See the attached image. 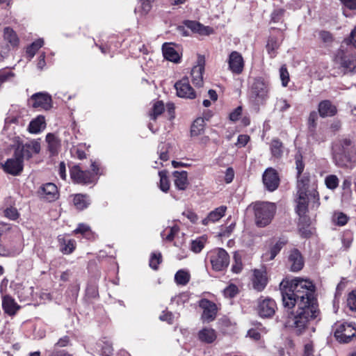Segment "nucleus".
<instances>
[{
	"label": "nucleus",
	"mask_w": 356,
	"mask_h": 356,
	"mask_svg": "<svg viewBox=\"0 0 356 356\" xmlns=\"http://www.w3.org/2000/svg\"><path fill=\"white\" fill-rule=\"evenodd\" d=\"M280 291L284 307L291 309L297 305L296 312H288L284 321L285 327L296 335L304 334L310 322L320 314L314 297V284L309 280L296 277L290 281H282Z\"/></svg>",
	"instance_id": "obj_1"
},
{
	"label": "nucleus",
	"mask_w": 356,
	"mask_h": 356,
	"mask_svg": "<svg viewBox=\"0 0 356 356\" xmlns=\"http://www.w3.org/2000/svg\"><path fill=\"white\" fill-rule=\"evenodd\" d=\"M255 224L259 227L268 225L276 213V206L274 203L257 202L252 204Z\"/></svg>",
	"instance_id": "obj_2"
},
{
	"label": "nucleus",
	"mask_w": 356,
	"mask_h": 356,
	"mask_svg": "<svg viewBox=\"0 0 356 356\" xmlns=\"http://www.w3.org/2000/svg\"><path fill=\"white\" fill-rule=\"evenodd\" d=\"M297 196L296 213L301 219L306 220V213L308 211V202L309 200L312 201V207L315 209H317L320 205L318 193L315 188H313L309 193L297 192Z\"/></svg>",
	"instance_id": "obj_3"
},
{
	"label": "nucleus",
	"mask_w": 356,
	"mask_h": 356,
	"mask_svg": "<svg viewBox=\"0 0 356 356\" xmlns=\"http://www.w3.org/2000/svg\"><path fill=\"white\" fill-rule=\"evenodd\" d=\"M15 156L24 159H30L34 154H38L40 152V143L38 140H32L26 143H23L19 137L15 138L14 140Z\"/></svg>",
	"instance_id": "obj_4"
},
{
	"label": "nucleus",
	"mask_w": 356,
	"mask_h": 356,
	"mask_svg": "<svg viewBox=\"0 0 356 356\" xmlns=\"http://www.w3.org/2000/svg\"><path fill=\"white\" fill-rule=\"evenodd\" d=\"M208 258L213 270L221 271L225 269L229 264V256L222 248H216L208 254Z\"/></svg>",
	"instance_id": "obj_5"
},
{
	"label": "nucleus",
	"mask_w": 356,
	"mask_h": 356,
	"mask_svg": "<svg viewBox=\"0 0 356 356\" xmlns=\"http://www.w3.org/2000/svg\"><path fill=\"white\" fill-rule=\"evenodd\" d=\"M269 87L267 83L257 79L251 88V97L257 104H263L268 98Z\"/></svg>",
	"instance_id": "obj_6"
},
{
	"label": "nucleus",
	"mask_w": 356,
	"mask_h": 356,
	"mask_svg": "<svg viewBox=\"0 0 356 356\" xmlns=\"http://www.w3.org/2000/svg\"><path fill=\"white\" fill-rule=\"evenodd\" d=\"M334 335L339 342L347 343L356 337V328L351 323L344 322L337 325Z\"/></svg>",
	"instance_id": "obj_7"
},
{
	"label": "nucleus",
	"mask_w": 356,
	"mask_h": 356,
	"mask_svg": "<svg viewBox=\"0 0 356 356\" xmlns=\"http://www.w3.org/2000/svg\"><path fill=\"white\" fill-rule=\"evenodd\" d=\"M29 104L38 110H49L52 107L51 97L45 92H37L31 97Z\"/></svg>",
	"instance_id": "obj_8"
},
{
	"label": "nucleus",
	"mask_w": 356,
	"mask_h": 356,
	"mask_svg": "<svg viewBox=\"0 0 356 356\" xmlns=\"http://www.w3.org/2000/svg\"><path fill=\"white\" fill-rule=\"evenodd\" d=\"M175 88L176 89L177 96L179 97L193 99L196 97L195 92L191 86L187 77H184L181 80L177 81L175 84Z\"/></svg>",
	"instance_id": "obj_9"
},
{
	"label": "nucleus",
	"mask_w": 356,
	"mask_h": 356,
	"mask_svg": "<svg viewBox=\"0 0 356 356\" xmlns=\"http://www.w3.org/2000/svg\"><path fill=\"white\" fill-rule=\"evenodd\" d=\"M70 177L76 184H88L93 181V174L88 170H82L79 165L70 169Z\"/></svg>",
	"instance_id": "obj_10"
},
{
	"label": "nucleus",
	"mask_w": 356,
	"mask_h": 356,
	"mask_svg": "<svg viewBox=\"0 0 356 356\" xmlns=\"http://www.w3.org/2000/svg\"><path fill=\"white\" fill-rule=\"evenodd\" d=\"M276 309L275 302L269 298L258 300L257 311L260 316L264 318L271 317L274 315Z\"/></svg>",
	"instance_id": "obj_11"
},
{
	"label": "nucleus",
	"mask_w": 356,
	"mask_h": 356,
	"mask_svg": "<svg viewBox=\"0 0 356 356\" xmlns=\"http://www.w3.org/2000/svg\"><path fill=\"white\" fill-rule=\"evenodd\" d=\"M263 182L268 191L276 190L280 184V178L277 171L272 168H267L263 174Z\"/></svg>",
	"instance_id": "obj_12"
},
{
	"label": "nucleus",
	"mask_w": 356,
	"mask_h": 356,
	"mask_svg": "<svg viewBox=\"0 0 356 356\" xmlns=\"http://www.w3.org/2000/svg\"><path fill=\"white\" fill-rule=\"evenodd\" d=\"M228 65L232 73L241 74L244 67V60L241 54L236 51L231 52L228 58Z\"/></svg>",
	"instance_id": "obj_13"
},
{
	"label": "nucleus",
	"mask_w": 356,
	"mask_h": 356,
	"mask_svg": "<svg viewBox=\"0 0 356 356\" xmlns=\"http://www.w3.org/2000/svg\"><path fill=\"white\" fill-rule=\"evenodd\" d=\"M200 307L203 309L202 318L204 321L211 322L216 318L217 306L213 302L203 299L200 302Z\"/></svg>",
	"instance_id": "obj_14"
},
{
	"label": "nucleus",
	"mask_w": 356,
	"mask_h": 356,
	"mask_svg": "<svg viewBox=\"0 0 356 356\" xmlns=\"http://www.w3.org/2000/svg\"><path fill=\"white\" fill-rule=\"evenodd\" d=\"M251 281L254 289L257 291H262L268 284L266 271L265 270L254 269Z\"/></svg>",
	"instance_id": "obj_15"
},
{
	"label": "nucleus",
	"mask_w": 356,
	"mask_h": 356,
	"mask_svg": "<svg viewBox=\"0 0 356 356\" xmlns=\"http://www.w3.org/2000/svg\"><path fill=\"white\" fill-rule=\"evenodd\" d=\"M3 170L13 175H19L23 170V160L21 157L15 156L14 152L13 157L8 159L3 165Z\"/></svg>",
	"instance_id": "obj_16"
},
{
	"label": "nucleus",
	"mask_w": 356,
	"mask_h": 356,
	"mask_svg": "<svg viewBox=\"0 0 356 356\" xmlns=\"http://www.w3.org/2000/svg\"><path fill=\"white\" fill-rule=\"evenodd\" d=\"M1 210L3 216L9 220H15L19 217V213L15 207V201L11 197L5 199Z\"/></svg>",
	"instance_id": "obj_17"
},
{
	"label": "nucleus",
	"mask_w": 356,
	"mask_h": 356,
	"mask_svg": "<svg viewBox=\"0 0 356 356\" xmlns=\"http://www.w3.org/2000/svg\"><path fill=\"white\" fill-rule=\"evenodd\" d=\"M42 198L49 202H52L58 198L59 194L57 186L53 183L43 184L39 190Z\"/></svg>",
	"instance_id": "obj_18"
},
{
	"label": "nucleus",
	"mask_w": 356,
	"mask_h": 356,
	"mask_svg": "<svg viewBox=\"0 0 356 356\" xmlns=\"http://www.w3.org/2000/svg\"><path fill=\"white\" fill-rule=\"evenodd\" d=\"M288 264L290 270L293 272L300 270L303 266L304 261L300 252L297 249L292 250L289 255Z\"/></svg>",
	"instance_id": "obj_19"
},
{
	"label": "nucleus",
	"mask_w": 356,
	"mask_h": 356,
	"mask_svg": "<svg viewBox=\"0 0 356 356\" xmlns=\"http://www.w3.org/2000/svg\"><path fill=\"white\" fill-rule=\"evenodd\" d=\"M204 71V61L199 59L198 63L191 70L192 82L197 87L203 86V73Z\"/></svg>",
	"instance_id": "obj_20"
},
{
	"label": "nucleus",
	"mask_w": 356,
	"mask_h": 356,
	"mask_svg": "<svg viewBox=\"0 0 356 356\" xmlns=\"http://www.w3.org/2000/svg\"><path fill=\"white\" fill-rule=\"evenodd\" d=\"M286 243V241L280 239L275 244L271 245L269 250L262 254L261 257L263 261L267 262L274 259Z\"/></svg>",
	"instance_id": "obj_21"
},
{
	"label": "nucleus",
	"mask_w": 356,
	"mask_h": 356,
	"mask_svg": "<svg viewBox=\"0 0 356 356\" xmlns=\"http://www.w3.org/2000/svg\"><path fill=\"white\" fill-rule=\"evenodd\" d=\"M2 308L6 314L14 316L20 309V306L10 296L6 295L2 298Z\"/></svg>",
	"instance_id": "obj_22"
},
{
	"label": "nucleus",
	"mask_w": 356,
	"mask_h": 356,
	"mask_svg": "<svg viewBox=\"0 0 356 356\" xmlns=\"http://www.w3.org/2000/svg\"><path fill=\"white\" fill-rule=\"evenodd\" d=\"M318 113L321 117H332L337 114V109L336 106L332 104L330 100H323L318 104Z\"/></svg>",
	"instance_id": "obj_23"
},
{
	"label": "nucleus",
	"mask_w": 356,
	"mask_h": 356,
	"mask_svg": "<svg viewBox=\"0 0 356 356\" xmlns=\"http://www.w3.org/2000/svg\"><path fill=\"white\" fill-rule=\"evenodd\" d=\"M226 211L227 207L223 205L215 209L202 220V225H207L211 222L213 223L218 221L222 217L225 216Z\"/></svg>",
	"instance_id": "obj_24"
},
{
	"label": "nucleus",
	"mask_w": 356,
	"mask_h": 356,
	"mask_svg": "<svg viewBox=\"0 0 356 356\" xmlns=\"http://www.w3.org/2000/svg\"><path fill=\"white\" fill-rule=\"evenodd\" d=\"M217 338V334L215 330L211 327H204L198 332V339L200 341L205 343H211Z\"/></svg>",
	"instance_id": "obj_25"
},
{
	"label": "nucleus",
	"mask_w": 356,
	"mask_h": 356,
	"mask_svg": "<svg viewBox=\"0 0 356 356\" xmlns=\"http://www.w3.org/2000/svg\"><path fill=\"white\" fill-rule=\"evenodd\" d=\"M164 58L171 62L177 63L180 61L181 57L179 53L170 44L165 43L162 47Z\"/></svg>",
	"instance_id": "obj_26"
},
{
	"label": "nucleus",
	"mask_w": 356,
	"mask_h": 356,
	"mask_svg": "<svg viewBox=\"0 0 356 356\" xmlns=\"http://www.w3.org/2000/svg\"><path fill=\"white\" fill-rule=\"evenodd\" d=\"M3 39L13 48H16L19 44V38L16 32L10 27H5L3 29Z\"/></svg>",
	"instance_id": "obj_27"
},
{
	"label": "nucleus",
	"mask_w": 356,
	"mask_h": 356,
	"mask_svg": "<svg viewBox=\"0 0 356 356\" xmlns=\"http://www.w3.org/2000/svg\"><path fill=\"white\" fill-rule=\"evenodd\" d=\"M45 127L46 122L44 117L42 115H39L31 121L28 130L31 134H38L44 130Z\"/></svg>",
	"instance_id": "obj_28"
},
{
	"label": "nucleus",
	"mask_w": 356,
	"mask_h": 356,
	"mask_svg": "<svg viewBox=\"0 0 356 356\" xmlns=\"http://www.w3.org/2000/svg\"><path fill=\"white\" fill-rule=\"evenodd\" d=\"M175 177V186L179 190L184 191L188 186V177L186 171L178 172L175 171L173 174Z\"/></svg>",
	"instance_id": "obj_29"
},
{
	"label": "nucleus",
	"mask_w": 356,
	"mask_h": 356,
	"mask_svg": "<svg viewBox=\"0 0 356 356\" xmlns=\"http://www.w3.org/2000/svg\"><path fill=\"white\" fill-rule=\"evenodd\" d=\"M297 192H303L305 193H309L312 189L309 188V176L308 174L305 173L302 175V174L298 176L297 175Z\"/></svg>",
	"instance_id": "obj_30"
},
{
	"label": "nucleus",
	"mask_w": 356,
	"mask_h": 356,
	"mask_svg": "<svg viewBox=\"0 0 356 356\" xmlns=\"http://www.w3.org/2000/svg\"><path fill=\"white\" fill-rule=\"evenodd\" d=\"M46 141L51 154L53 155L56 154L60 147V141L58 138L54 134L49 133L46 136Z\"/></svg>",
	"instance_id": "obj_31"
},
{
	"label": "nucleus",
	"mask_w": 356,
	"mask_h": 356,
	"mask_svg": "<svg viewBox=\"0 0 356 356\" xmlns=\"http://www.w3.org/2000/svg\"><path fill=\"white\" fill-rule=\"evenodd\" d=\"M190 280L189 272L184 269L179 270L175 275V281L177 285L186 286Z\"/></svg>",
	"instance_id": "obj_32"
},
{
	"label": "nucleus",
	"mask_w": 356,
	"mask_h": 356,
	"mask_svg": "<svg viewBox=\"0 0 356 356\" xmlns=\"http://www.w3.org/2000/svg\"><path fill=\"white\" fill-rule=\"evenodd\" d=\"M309 219L306 216V220H302L300 217L298 222V232L302 237L303 238H309L312 232L309 229Z\"/></svg>",
	"instance_id": "obj_33"
},
{
	"label": "nucleus",
	"mask_w": 356,
	"mask_h": 356,
	"mask_svg": "<svg viewBox=\"0 0 356 356\" xmlns=\"http://www.w3.org/2000/svg\"><path fill=\"white\" fill-rule=\"evenodd\" d=\"M280 45V42L276 38L271 36L268 38L266 47L270 58L275 57L277 54L276 51Z\"/></svg>",
	"instance_id": "obj_34"
},
{
	"label": "nucleus",
	"mask_w": 356,
	"mask_h": 356,
	"mask_svg": "<svg viewBox=\"0 0 356 356\" xmlns=\"http://www.w3.org/2000/svg\"><path fill=\"white\" fill-rule=\"evenodd\" d=\"M73 202L76 208L79 210L86 209L90 204L88 196L82 194L75 195L73 199Z\"/></svg>",
	"instance_id": "obj_35"
},
{
	"label": "nucleus",
	"mask_w": 356,
	"mask_h": 356,
	"mask_svg": "<svg viewBox=\"0 0 356 356\" xmlns=\"http://www.w3.org/2000/svg\"><path fill=\"white\" fill-rule=\"evenodd\" d=\"M164 104L161 101L156 102L152 108L149 111V116L151 120H156L158 116L161 115L164 111Z\"/></svg>",
	"instance_id": "obj_36"
},
{
	"label": "nucleus",
	"mask_w": 356,
	"mask_h": 356,
	"mask_svg": "<svg viewBox=\"0 0 356 356\" xmlns=\"http://www.w3.org/2000/svg\"><path fill=\"white\" fill-rule=\"evenodd\" d=\"M348 220V216L341 211H336L332 214V220L336 225L344 226L347 224Z\"/></svg>",
	"instance_id": "obj_37"
},
{
	"label": "nucleus",
	"mask_w": 356,
	"mask_h": 356,
	"mask_svg": "<svg viewBox=\"0 0 356 356\" xmlns=\"http://www.w3.org/2000/svg\"><path fill=\"white\" fill-rule=\"evenodd\" d=\"M270 151L273 156L280 158L283 154V144L279 139H274L270 143Z\"/></svg>",
	"instance_id": "obj_38"
},
{
	"label": "nucleus",
	"mask_w": 356,
	"mask_h": 356,
	"mask_svg": "<svg viewBox=\"0 0 356 356\" xmlns=\"http://www.w3.org/2000/svg\"><path fill=\"white\" fill-rule=\"evenodd\" d=\"M318 119V113L316 111H312L309 113V118H308V129L309 133L310 136L312 137L314 136L316 125H317V120Z\"/></svg>",
	"instance_id": "obj_39"
},
{
	"label": "nucleus",
	"mask_w": 356,
	"mask_h": 356,
	"mask_svg": "<svg viewBox=\"0 0 356 356\" xmlns=\"http://www.w3.org/2000/svg\"><path fill=\"white\" fill-rule=\"evenodd\" d=\"M204 127V122L202 118H197L191 126V133L193 136H199L202 134Z\"/></svg>",
	"instance_id": "obj_40"
},
{
	"label": "nucleus",
	"mask_w": 356,
	"mask_h": 356,
	"mask_svg": "<svg viewBox=\"0 0 356 356\" xmlns=\"http://www.w3.org/2000/svg\"><path fill=\"white\" fill-rule=\"evenodd\" d=\"M44 44L43 39H38L29 45L26 49V54L30 58H33L38 50L41 48Z\"/></svg>",
	"instance_id": "obj_41"
},
{
	"label": "nucleus",
	"mask_w": 356,
	"mask_h": 356,
	"mask_svg": "<svg viewBox=\"0 0 356 356\" xmlns=\"http://www.w3.org/2000/svg\"><path fill=\"white\" fill-rule=\"evenodd\" d=\"M160 177L159 188L164 193H167L170 189V181L167 176V172L165 170L159 172Z\"/></svg>",
	"instance_id": "obj_42"
},
{
	"label": "nucleus",
	"mask_w": 356,
	"mask_h": 356,
	"mask_svg": "<svg viewBox=\"0 0 356 356\" xmlns=\"http://www.w3.org/2000/svg\"><path fill=\"white\" fill-rule=\"evenodd\" d=\"M339 179L335 175H330L325 178V184L328 189L334 190L339 186Z\"/></svg>",
	"instance_id": "obj_43"
},
{
	"label": "nucleus",
	"mask_w": 356,
	"mask_h": 356,
	"mask_svg": "<svg viewBox=\"0 0 356 356\" xmlns=\"http://www.w3.org/2000/svg\"><path fill=\"white\" fill-rule=\"evenodd\" d=\"M206 239L204 237L198 238L192 241L191 244V250L195 253H199L204 247Z\"/></svg>",
	"instance_id": "obj_44"
},
{
	"label": "nucleus",
	"mask_w": 356,
	"mask_h": 356,
	"mask_svg": "<svg viewBox=\"0 0 356 356\" xmlns=\"http://www.w3.org/2000/svg\"><path fill=\"white\" fill-rule=\"evenodd\" d=\"M74 232L75 234H81L87 238H90L92 236L90 227L83 223L79 224Z\"/></svg>",
	"instance_id": "obj_45"
},
{
	"label": "nucleus",
	"mask_w": 356,
	"mask_h": 356,
	"mask_svg": "<svg viewBox=\"0 0 356 356\" xmlns=\"http://www.w3.org/2000/svg\"><path fill=\"white\" fill-rule=\"evenodd\" d=\"M188 26L193 31H196L200 34H209L208 30L211 29L209 27H205L196 22H190Z\"/></svg>",
	"instance_id": "obj_46"
},
{
	"label": "nucleus",
	"mask_w": 356,
	"mask_h": 356,
	"mask_svg": "<svg viewBox=\"0 0 356 356\" xmlns=\"http://www.w3.org/2000/svg\"><path fill=\"white\" fill-rule=\"evenodd\" d=\"M353 234L352 232L349 230H346L343 232L342 237H341V242L343 244V246L345 248V249H348L353 243Z\"/></svg>",
	"instance_id": "obj_47"
},
{
	"label": "nucleus",
	"mask_w": 356,
	"mask_h": 356,
	"mask_svg": "<svg viewBox=\"0 0 356 356\" xmlns=\"http://www.w3.org/2000/svg\"><path fill=\"white\" fill-rule=\"evenodd\" d=\"M162 261V256L160 252H154L151 254L149 259V266L154 269L157 270L159 265Z\"/></svg>",
	"instance_id": "obj_48"
},
{
	"label": "nucleus",
	"mask_w": 356,
	"mask_h": 356,
	"mask_svg": "<svg viewBox=\"0 0 356 356\" xmlns=\"http://www.w3.org/2000/svg\"><path fill=\"white\" fill-rule=\"evenodd\" d=\"M280 77L283 87H286L290 81L289 73L285 65L281 66L280 69Z\"/></svg>",
	"instance_id": "obj_49"
},
{
	"label": "nucleus",
	"mask_w": 356,
	"mask_h": 356,
	"mask_svg": "<svg viewBox=\"0 0 356 356\" xmlns=\"http://www.w3.org/2000/svg\"><path fill=\"white\" fill-rule=\"evenodd\" d=\"M168 230L165 229L161 233V236L163 238L167 241H171L174 239L175 236L179 232V228L178 226L175 225L169 228V231L166 236H165V233Z\"/></svg>",
	"instance_id": "obj_50"
},
{
	"label": "nucleus",
	"mask_w": 356,
	"mask_h": 356,
	"mask_svg": "<svg viewBox=\"0 0 356 356\" xmlns=\"http://www.w3.org/2000/svg\"><path fill=\"white\" fill-rule=\"evenodd\" d=\"M341 65L342 67L347 69H353L356 67V59L354 58H348L344 56L341 58Z\"/></svg>",
	"instance_id": "obj_51"
},
{
	"label": "nucleus",
	"mask_w": 356,
	"mask_h": 356,
	"mask_svg": "<svg viewBox=\"0 0 356 356\" xmlns=\"http://www.w3.org/2000/svg\"><path fill=\"white\" fill-rule=\"evenodd\" d=\"M223 293L226 298H232L236 296L238 293V289L235 284H231L224 289Z\"/></svg>",
	"instance_id": "obj_52"
},
{
	"label": "nucleus",
	"mask_w": 356,
	"mask_h": 356,
	"mask_svg": "<svg viewBox=\"0 0 356 356\" xmlns=\"http://www.w3.org/2000/svg\"><path fill=\"white\" fill-rule=\"evenodd\" d=\"M347 305L351 311L356 312V290L352 291L348 294Z\"/></svg>",
	"instance_id": "obj_53"
},
{
	"label": "nucleus",
	"mask_w": 356,
	"mask_h": 356,
	"mask_svg": "<svg viewBox=\"0 0 356 356\" xmlns=\"http://www.w3.org/2000/svg\"><path fill=\"white\" fill-rule=\"evenodd\" d=\"M70 344V338L67 336H65L62 338H60L56 343H55L53 349H57V350H65L64 347L67 346Z\"/></svg>",
	"instance_id": "obj_54"
},
{
	"label": "nucleus",
	"mask_w": 356,
	"mask_h": 356,
	"mask_svg": "<svg viewBox=\"0 0 356 356\" xmlns=\"http://www.w3.org/2000/svg\"><path fill=\"white\" fill-rule=\"evenodd\" d=\"M189 300V296L187 293H181L178 296L172 298L171 301L175 302L178 305L184 304Z\"/></svg>",
	"instance_id": "obj_55"
},
{
	"label": "nucleus",
	"mask_w": 356,
	"mask_h": 356,
	"mask_svg": "<svg viewBox=\"0 0 356 356\" xmlns=\"http://www.w3.org/2000/svg\"><path fill=\"white\" fill-rule=\"evenodd\" d=\"M75 249V243L73 240H68L65 242L64 246L61 248V251L64 254H70Z\"/></svg>",
	"instance_id": "obj_56"
},
{
	"label": "nucleus",
	"mask_w": 356,
	"mask_h": 356,
	"mask_svg": "<svg viewBox=\"0 0 356 356\" xmlns=\"http://www.w3.org/2000/svg\"><path fill=\"white\" fill-rule=\"evenodd\" d=\"M295 159H296V168L297 170V174L298 175V176H300L302 173L304 168H305V164L302 161V156L300 154H296Z\"/></svg>",
	"instance_id": "obj_57"
},
{
	"label": "nucleus",
	"mask_w": 356,
	"mask_h": 356,
	"mask_svg": "<svg viewBox=\"0 0 356 356\" xmlns=\"http://www.w3.org/2000/svg\"><path fill=\"white\" fill-rule=\"evenodd\" d=\"M234 264H233L232 267V270L234 273H239L242 268L243 264L240 257H238L236 254L234 255Z\"/></svg>",
	"instance_id": "obj_58"
},
{
	"label": "nucleus",
	"mask_w": 356,
	"mask_h": 356,
	"mask_svg": "<svg viewBox=\"0 0 356 356\" xmlns=\"http://www.w3.org/2000/svg\"><path fill=\"white\" fill-rule=\"evenodd\" d=\"M320 39L325 43H330L333 41L332 35L326 31H321L319 32Z\"/></svg>",
	"instance_id": "obj_59"
},
{
	"label": "nucleus",
	"mask_w": 356,
	"mask_h": 356,
	"mask_svg": "<svg viewBox=\"0 0 356 356\" xmlns=\"http://www.w3.org/2000/svg\"><path fill=\"white\" fill-rule=\"evenodd\" d=\"M166 145L161 144L159 146V158L161 161H166L168 160V147Z\"/></svg>",
	"instance_id": "obj_60"
},
{
	"label": "nucleus",
	"mask_w": 356,
	"mask_h": 356,
	"mask_svg": "<svg viewBox=\"0 0 356 356\" xmlns=\"http://www.w3.org/2000/svg\"><path fill=\"white\" fill-rule=\"evenodd\" d=\"M48 356H73L67 350L52 349L49 351Z\"/></svg>",
	"instance_id": "obj_61"
},
{
	"label": "nucleus",
	"mask_w": 356,
	"mask_h": 356,
	"mask_svg": "<svg viewBox=\"0 0 356 356\" xmlns=\"http://www.w3.org/2000/svg\"><path fill=\"white\" fill-rule=\"evenodd\" d=\"M182 215L186 217L192 223H195L198 220L197 215L192 210L184 211Z\"/></svg>",
	"instance_id": "obj_62"
},
{
	"label": "nucleus",
	"mask_w": 356,
	"mask_h": 356,
	"mask_svg": "<svg viewBox=\"0 0 356 356\" xmlns=\"http://www.w3.org/2000/svg\"><path fill=\"white\" fill-rule=\"evenodd\" d=\"M104 346H102V356H111L113 354V347L108 342H104Z\"/></svg>",
	"instance_id": "obj_63"
},
{
	"label": "nucleus",
	"mask_w": 356,
	"mask_h": 356,
	"mask_svg": "<svg viewBox=\"0 0 356 356\" xmlns=\"http://www.w3.org/2000/svg\"><path fill=\"white\" fill-rule=\"evenodd\" d=\"M345 41L347 44H351L356 48V26L351 31L349 37Z\"/></svg>",
	"instance_id": "obj_64"
}]
</instances>
